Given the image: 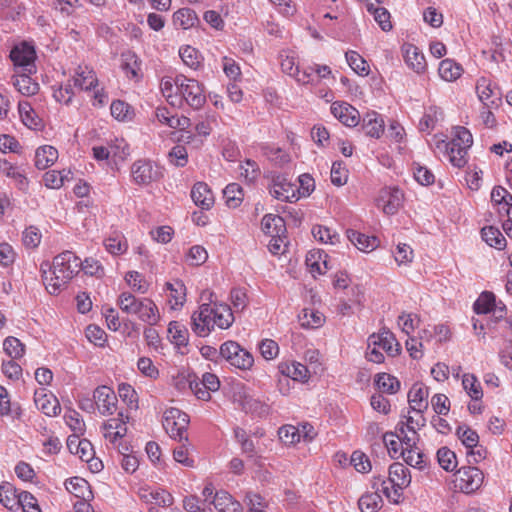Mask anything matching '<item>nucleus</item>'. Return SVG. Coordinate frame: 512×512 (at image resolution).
I'll use <instances>...</instances> for the list:
<instances>
[{
	"label": "nucleus",
	"mask_w": 512,
	"mask_h": 512,
	"mask_svg": "<svg viewBox=\"0 0 512 512\" xmlns=\"http://www.w3.org/2000/svg\"><path fill=\"white\" fill-rule=\"evenodd\" d=\"M107 147L109 148L110 157L114 162L125 160L130 153L129 146L123 139H116L114 142L109 143Z\"/></svg>",
	"instance_id": "nucleus-59"
},
{
	"label": "nucleus",
	"mask_w": 512,
	"mask_h": 512,
	"mask_svg": "<svg viewBox=\"0 0 512 512\" xmlns=\"http://www.w3.org/2000/svg\"><path fill=\"white\" fill-rule=\"evenodd\" d=\"M368 339L369 347L377 345L378 348L384 350L389 356H396L400 351V345L394 334L386 328L370 335Z\"/></svg>",
	"instance_id": "nucleus-14"
},
{
	"label": "nucleus",
	"mask_w": 512,
	"mask_h": 512,
	"mask_svg": "<svg viewBox=\"0 0 512 512\" xmlns=\"http://www.w3.org/2000/svg\"><path fill=\"white\" fill-rule=\"evenodd\" d=\"M179 55L184 64L192 69H197L201 64V56L199 52L191 46L181 47Z\"/></svg>",
	"instance_id": "nucleus-57"
},
{
	"label": "nucleus",
	"mask_w": 512,
	"mask_h": 512,
	"mask_svg": "<svg viewBox=\"0 0 512 512\" xmlns=\"http://www.w3.org/2000/svg\"><path fill=\"white\" fill-rule=\"evenodd\" d=\"M346 62L351 67V69L361 76H366L369 74V66L366 60L356 51H347L345 53Z\"/></svg>",
	"instance_id": "nucleus-45"
},
{
	"label": "nucleus",
	"mask_w": 512,
	"mask_h": 512,
	"mask_svg": "<svg viewBox=\"0 0 512 512\" xmlns=\"http://www.w3.org/2000/svg\"><path fill=\"white\" fill-rule=\"evenodd\" d=\"M403 57L406 65L418 74L425 72L427 63L424 54L413 44L402 46Z\"/></svg>",
	"instance_id": "nucleus-17"
},
{
	"label": "nucleus",
	"mask_w": 512,
	"mask_h": 512,
	"mask_svg": "<svg viewBox=\"0 0 512 512\" xmlns=\"http://www.w3.org/2000/svg\"><path fill=\"white\" fill-rule=\"evenodd\" d=\"M189 416L178 408H170L164 412L163 427L168 435L179 442L188 441L187 428Z\"/></svg>",
	"instance_id": "nucleus-6"
},
{
	"label": "nucleus",
	"mask_w": 512,
	"mask_h": 512,
	"mask_svg": "<svg viewBox=\"0 0 512 512\" xmlns=\"http://www.w3.org/2000/svg\"><path fill=\"white\" fill-rule=\"evenodd\" d=\"M495 308V296L491 292H483L474 303V311L477 314H487Z\"/></svg>",
	"instance_id": "nucleus-54"
},
{
	"label": "nucleus",
	"mask_w": 512,
	"mask_h": 512,
	"mask_svg": "<svg viewBox=\"0 0 512 512\" xmlns=\"http://www.w3.org/2000/svg\"><path fill=\"white\" fill-rule=\"evenodd\" d=\"M449 143H456V148H463L465 146V151L468 152L473 143L472 134L465 127L458 126L454 129V137Z\"/></svg>",
	"instance_id": "nucleus-61"
},
{
	"label": "nucleus",
	"mask_w": 512,
	"mask_h": 512,
	"mask_svg": "<svg viewBox=\"0 0 512 512\" xmlns=\"http://www.w3.org/2000/svg\"><path fill=\"white\" fill-rule=\"evenodd\" d=\"M52 6L63 17H69L74 14L81 4L79 0H53Z\"/></svg>",
	"instance_id": "nucleus-64"
},
{
	"label": "nucleus",
	"mask_w": 512,
	"mask_h": 512,
	"mask_svg": "<svg viewBox=\"0 0 512 512\" xmlns=\"http://www.w3.org/2000/svg\"><path fill=\"white\" fill-rule=\"evenodd\" d=\"M121 68L128 78H137L140 65L137 55L132 51L121 54Z\"/></svg>",
	"instance_id": "nucleus-42"
},
{
	"label": "nucleus",
	"mask_w": 512,
	"mask_h": 512,
	"mask_svg": "<svg viewBox=\"0 0 512 512\" xmlns=\"http://www.w3.org/2000/svg\"><path fill=\"white\" fill-rule=\"evenodd\" d=\"M279 439L286 445L298 443L301 439L300 429L293 425L282 426L278 430Z\"/></svg>",
	"instance_id": "nucleus-63"
},
{
	"label": "nucleus",
	"mask_w": 512,
	"mask_h": 512,
	"mask_svg": "<svg viewBox=\"0 0 512 512\" xmlns=\"http://www.w3.org/2000/svg\"><path fill=\"white\" fill-rule=\"evenodd\" d=\"M32 73L17 72L13 77L14 87L24 96L35 95L39 90V84L31 78Z\"/></svg>",
	"instance_id": "nucleus-25"
},
{
	"label": "nucleus",
	"mask_w": 512,
	"mask_h": 512,
	"mask_svg": "<svg viewBox=\"0 0 512 512\" xmlns=\"http://www.w3.org/2000/svg\"><path fill=\"white\" fill-rule=\"evenodd\" d=\"M264 155L277 166H284L290 161V156L279 147L265 146L263 148Z\"/></svg>",
	"instance_id": "nucleus-55"
},
{
	"label": "nucleus",
	"mask_w": 512,
	"mask_h": 512,
	"mask_svg": "<svg viewBox=\"0 0 512 512\" xmlns=\"http://www.w3.org/2000/svg\"><path fill=\"white\" fill-rule=\"evenodd\" d=\"M191 198L195 205L203 210H209L214 204V195L209 186L204 182H197L191 190Z\"/></svg>",
	"instance_id": "nucleus-20"
},
{
	"label": "nucleus",
	"mask_w": 512,
	"mask_h": 512,
	"mask_svg": "<svg viewBox=\"0 0 512 512\" xmlns=\"http://www.w3.org/2000/svg\"><path fill=\"white\" fill-rule=\"evenodd\" d=\"M212 503L219 512H242L243 508L240 502L235 500L228 492H216Z\"/></svg>",
	"instance_id": "nucleus-24"
},
{
	"label": "nucleus",
	"mask_w": 512,
	"mask_h": 512,
	"mask_svg": "<svg viewBox=\"0 0 512 512\" xmlns=\"http://www.w3.org/2000/svg\"><path fill=\"white\" fill-rule=\"evenodd\" d=\"M117 305L122 312L137 316L140 321L149 326L156 325L160 320L159 309L150 298H137L130 292H122L118 297Z\"/></svg>",
	"instance_id": "nucleus-3"
},
{
	"label": "nucleus",
	"mask_w": 512,
	"mask_h": 512,
	"mask_svg": "<svg viewBox=\"0 0 512 512\" xmlns=\"http://www.w3.org/2000/svg\"><path fill=\"white\" fill-rule=\"evenodd\" d=\"M104 246L112 255L123 254L128 249L127 241L120 232H113L108 238H106Z\"/></svg>",
	"instance_id": "nucleus-39"
},
{
	"label": "nucleus",
	"mask_w": 512,
	"mask_h": 512,
	"mask_svg": "<svg viewBox=\"0 0 512 512\" xmlns=\"http://www.w3.org/2000/svg\"><path fill=\"white\" fill-rule=\"evenodd\" d=\"M362 130L367 136L378 139L384 132V120L377 112H368L362 119Z\"/></svg>",
	"instance_id": "nucleus-21"
},
{
	"label": "nucleus",
	"mask_w": 512,
	"mask_h": 512,
	"mask_svg": "<svg viewBox=\"0 0 512 512\" xmlns=\"http://www.w3.org/2000/svg\"><path fill=\"white\" fill-rule=\"evenodd\" d=\"M437 460L440 467L447 472H451L457 467L456 454L447 447L438 449Z\"/></svg>",
	"instance_id": "nucleus-53"
},
{
	"label": "nucleus",
	"mask_w": 512,
	"mask_h": 512,
	"mask_svg": "<svg viewBox=\"0 0 512 512\" xmlns=\"http://www.w3.org/2000/svg\"><path fill=\"white\" fill-rule=\"evenodd\" d=\"M73 82L75 87H78L82 90H90L96 87L98 80L95 72L92 69L88 68L87 66H79L73 78Z\"/></svg>",
	"instance_id": "nucleus-29"
},
{
	"label": "nucleus",
	"mask_w": 512,
	"mask_h": 512,
	"mask_svg": "<svg viewBox=\"0 0 512 512\" xmlns=\"http://www.w3.org/2000/svg\"><path fill=\"white\" fill-rule=\"evenodd\" d=\"M131 176L137 185H148L161 177L159 167L148 159H139L131 166Z\"/></svg>",
	"instance_id": "nucleus-11"
},
{
	"label": "nucleus",
	"mask_w": 512,
	"mask_h": 512,
	"mask_svg": "<svg viewBox=\"0 0 512 512\" xmlns=\"http://www.w3.org/2000/svg\"><path fill=\"white\" fill-rule=\"evenodd\" d=\"M197 21L196 13L190 8L179 9L173 14L174 25L184 30L193 27Z\"/></svg>",
	"instance_id": "nucleus-41"
},
{
	"label": "nucleus",
	"mask_w": 512,
	"mask_h": 512,
	"mask_svg": "<svg viewBox=\"0 0 512 512\" xmlns=\"http://www.w3.org/2000/svg\"><path fill=\"white\" fill-rule=\"evenodd\" d=\"M278 369L282 375L295 381L306 382L309 378L307 367L300 362H282L279 364Z\"/></svg>",
	"instance_id": "nucleus-23"
},
{
	"label": "nucleus",
	"mask_w": 512,
	"mask_h": 512,
	"mask_svg": "<svg viewBox=\"0 0 512 512\" xmlns=\"http://www.w3.org/2000/svg\"><path fill=\"white\" fill-rule=\"evenodd\" d=\"M166 288L170 292L169 302L172 309H179L186 301V287L180 280L167 282Z\"/></svg>",
	"instance_id": "nucleus-28"
},
{
	"label": "nucleus",
	"mask_w": 512,
	"mask_h": 512,
	"mask_svg": "<svg viewBox=\"0 0 512 512\" xmlns=\"http://www.w3.org/2000/svg\"><path fill=\"white\" fill-rule=\"evenodd\" d=\"M58 159V150L51 145H43L35 152V166L44 170L52 166Z\"/></svg>",
	"instance_id": "nucleus-26"
},
{
	"label": "nucleus",
	"mask_w": 512,
	"mask_h": 512,
	"mask_svg": "<svg viewBox=\"0 0 512 512\" xmlns=\"http://www.w3.org/2000/svg\"><path fill=\"white\" fill-rule=\"evenodd\" d=\"M178 75L173 78L171 76H164L162 77L160 81V90L162 95L167 99V101L172 104L176 105V102L178 100Z\"/></svg>",
	"instance_id": "nucleus-34"
},
{
	"label": "nucleus",
	"mask_w": 512,
	"mask_h": 512,
	"mask_svg": "<svg viewBox=\"0 0 512 512\" xmlns=\"http://www.w3.org/2000/svg\"><path fill=\"white\" fill-rule=\"evenodd\" d=\"M128 416H124L122 412L118 413L117 418L108 420L103 425L104 437L111 443H115L118 439L122 438L126 433L125 424Z\"/></svg>",
	"instance_id": "nucleus-19"
},
{
	"label": "nucleus",
	"mask_w": 512,
	"mask_h": 512,
	"mask_svg": "<svg viewBox=\"0 0 512 512\" xmlns=\"http://www.w3.org/2000/svg\"><path fill=\"white\" fill-rule=\"evenodd\" d=\"M219 353L231 366L241 370H249L254 364L252 354L235 341L224 342Z\"/></svg>",
	"instance_id": "nucleus-7"
},
{
	"label": "nucleus",
	"mask_w": 512,
	"mask_h": 512,
	"mask_svg": "<svg viewBox=\"0 0 512 512\" xmlns=\"http://www.w3.org/2000/svg\"><path fill=\"white\" fill-rule=\"evenodd\" d=\"M455 476V487L466 494L478 490L484 479L483 472L474 466L460 468Z\"/></svg>",
	"instance_id": "nucleus-8"
},
{
	"label": "nucleus",
	"mask_w": 512,
	"mask_h": 512,
	"mask_svg": "<svg viewBox=\"0 0 512 512\" xmlns=\"http://www.w3.org/2000/svg\"><path fill=\"white\" fill-rule=\"evenodd\" d=\"M456 434L467 449L476 448L479 442L478 433L466 425L457 428Z\"/></svg>",
	"instance_id": "nucleus-52"
},
{
	"label": "nucleus",
	"mask_w": 512,
	"mask_h": 512,
	"mask_svg": "<svg viewBox=\"0 0 512 512\" xmlns=\"http://www.w3.org/2000/svg\"><path fill=\"white\" fill-rule=\"evenodd\" d=\"M442 120V112L439 108L431 106L429 107L419 122V129L421 131H427L434 129L436 124Z\"/></svg>",
	"instance_id": "nucleus-46"
},
{
	"label": "nucleus",
	"mask_w": 512,
	"mask_h": 512,
	"mask_svg": "<svg viewBox=\"0 0 512 512\" xmlns=\"http://www.w3.org/2000/svg\"><path fill=\"white\" fill-rule=\"evenodd\" d=\"M81 260L75 253L64 251L54 257L52 264L40 266L42 279L50 294H58L80 271Z\"/></svg>",
	"instance_id": "nucleus-1"
},
{
	"label": "nucleus",
	"mask_w": 512,
	"mask_h": 512,
	"mask_svg": "<svg viewBox=\"0 0 512 512\" xmlns=\"http://www.w3.org/2000/svg\"><path fill=\"white\" fill-rule=\"evenodd\" d=\"M119 397L124 401L130 409L138 408V397L134 388L127 383H121L118 387Z\"/></svg>",
	"instance_id": "nucleus-60"
},
{
	"label": "nucleus",
	"mask_w": 512,
	"mask_h": 512,
	"mask_svg": "<svg viewBox=\"0 0 512 512\" xmlns=\"http://www.w3.org/2000/svg\"><path fill=\"white\" fill-rule=\"evenodd\" d=\"M439 75L446 81L456 80L461 76V67L450 59L442 60L439 65Z\"/></svg>",
	"instance_id": "nucleus-48"
},
{
	"label": "nucleus",
	"mask_w": 512,
	"mask_h": 512,
	"mask_svg": "<svg viewBox=\"0 0 512 512\" xmlns=\"http://www.w3.org/2000/svg\"><path fill=\"white\" fill-rule=\"evenodd\" d=\"M18 111L25 126L30 129H37L41 126V120L36 115L28 101H19Z\"/></svg>",
	"instance_id": "nucleus-35"
},
{
	"label": "nucleus",
	"mask_w": 512,
	"mask_h": 512,
	"mask_svg": "<svg viewBox=\"0 0 512 512\" xmlns=\"http://www.w3.org/2000/svg\"><path fill=\"white\" fill-rule=\"evenodd\" d=\"M178 81H180L178 83V91L181 97L177 101L181 103L184 100L191 108L195 110L200 109L206 102L202 84L182 74L178 75Z\"/></svg>",
	"instance_id": "nucleus-5"
},
{
	"label": "nucleus",
	"mask_w": 512,
	"mask_h": 512,
	"mask_svg": "<svg viewBox=\"0 0 512 512\" xmlns=\"http://www.w3.org/2000/svg\"><path fill=\"white\" fill-rule=\"evenodd\" d=\"M262 231L269 236H282L285 231V221L279 215L266 214L261 222Z\"/></svg>",
	"instance_id": "nucleus-27"
},
{
	"label": "nucleus",
	"mask_w": 512,
	"mask_h": 512,
	"mask_svg": "<svg viewBox=\"0 0 512 512\" xmlns=\"http://www.w3.org/2000/svg\"><path fill=\"white\" fill-rule=\"evenodd\" d=\"M239 169L241 177L248 183H253L260 176V168L254 160L247 159L239 166Z\"/></svg>",
	"instance_id": "nucleus-62"
},
{
	"label": "nucleus",
	"mask_w": 512,
	"mask_h": 512,
	"mask_svg": "<svg viewBox=\"0 0 512 512\" xmlns=\"http://www.w3.org/2000/svg\"><path fill=\"white\" fill-rule=\"evenodd\" d=\"M36 407L47 416H56L61 408L58 399L51 393H46L45 389L36 390L34 394Z\"/></svg>",
	"instance_id": "nucleus-18"
},
{
	"label": "nucleus",
	"mask_w": 512,
	"mask_h": 512,
	"mask_svg": "<svg viewBox=\"0 0 512 512\" xmlns=\"http://www.w3.org/2000/svg\"><path fill=\"white\" fill-rule=\"evenodd\" d=\"M349 240L361 251L369 252L374 250L379 240L375 236H368L355 230L348 231Z\"/></svg>",
	"instance_id": "nucleus-31"
},
{
	"label": "nucleus",
	"mask_w": 512,
	"mask_h": 512,
	"mask_svg": "<svg viewBox=\"0 0 512 512\" xmlns=\"http://www.w3.org/2000/svg\"><path fill=\"white\" fill-rule=\"evenodd\" d=\"M457 147L456 143H447L446 144V152L449 157L450 163L457 168L464 167L467 163V151H465V146L463 148H453Z\"/></svg>",
	"instance_id": "nucleus-49"
},
{
	"label": "nucleus",
	"mask_w": 512,
	"mask_h": 512,
	"mask_svg": "<svg viewBox=\"0 0 512 512\" xmlns=\"http://www.w3.org/2000/svg\"><path fill=\"white\" fill-rule=\"evenodd\" d=\"M479 100L485 107L498 106L501 101L499 89L488 79L480 78L476 84Z\"/></svg>",
	"instance_id": "nucleus-15"
},
{
	"label": "nucleus",
	"mask_w": 512,
	"mask_h": 512,
	"mask_svg": "<svg viewBox=\"0 0 512 512\" xmlns=\"http://www.w3.org/2000/svg\"><path fill=\"white\" fill-rule=\"evenodd\" d=\"M411 483L409 469L402 463L395 462L389 467L388 480L375 479L373 488L380 490L392 503H399L403 489Z\"/></svg>",
	"instance_id": "nucleus-4"
},
{
	"label": "nucleus",
	"mask_w": 512,
	"mask_h": 512,
	"mask_svg": "<svg viewBox=\"0 0 512 512\" xmlns=\"http://www.w3.org/2000/svg\"><path fill=\"white\" fill-rule=\"evenodd\" d=\"M404 461L415 468L423 469L427 463V456L418 448L401 450Z\"/></svg>",
	"instance_id": "nucleus-47"
},
{
	"label": "nucleus",
	"mask_w": 512,
	"mask_h": 512,
	"mask_svg": "<svg viewBox=\"0 0 512 512\" xmlns=\"http://www.w3.org/2000/svg\"><path fill=\"white\" fill-rule=\"evenodd\" d=\"M403 193L397 187H385L381 189L377 198V206L387 215L397 213L402 205Z\"/></svg>",
	"instance_id": "nucleus-12"
},
{
	"label": "nucleus",
	"mask_w": 512,
	"mask_h": 512,
	"mask_svg": "<svg viewBox=\"0 0 512 512\" xmlns=\"http://www.w3.org/2000/svg\"><path fill=\"white\" fill-rule=\"evenodd\" d=\"M375 492H370L362 495L358 501L359 508L362 512H377L382 506V497L380 490L375 489Z\"/></svg>",
	"instance_id": "nucleus-38"
},
{
	"label": "nucleus",
	"mask_w": 512,
	"mask_h": 512,
	"mask_svg": "<svg viewBox=\"0 0 512 512\" xmlns=\"http://www.w3.org/2000/svg\"><path fill=\"white\" fill-rule=\"evenodd\" d=\"M97 409L102 415H112L116 410L117 396L108 386H99L93 392Z\"/></svg>",
	"instance_id": "nucleus-13"
},
{
	"label": "nucleus",
	"mask_w": 512,
	"mask_h": 512,
	"mask_svg": "<svg viewBox=\"0 0 512 512\" xmlns=\"http://www.w3.org/2000/svg\"><path fill=\"white\" fill-rule=\"evenodd\" d=\"M269 193L277 200L295 202L300 198V190L284 175H275L269 188Z\"/></svg>",
	"instance_id": "nucleus-10"
},
{
	"label": "nucleus",
	"mask_w": 512,
	"mask_h": 512,
	"mask_svg": "<svg viewBox=\"0 0 512 512\" xmlns=\"http://www.w3.org/2000/svg\"><path fill=\"white\" fill-rule=\"evenodd\" d=\"M482 239L491 247L502 249L506 240L502 233L493 226L484 227L481 230Z\"/></svg>",
	"instance_id": "nucleus-44"
},
{
	"label": "nucleus",
	"mask_w": 512,
	"mask_h": 512,
	"mask_svg": "<svg viewBox=\"0 0 512 512\" xmlns=\"http://www.w3.org/2000/svg\"><path fill=\"white\" fill-rule=\"evenodd\" d=\"M428 388L422 384H415L408 393L409 408L412 411H425L428 408Z\"/></svg>",
	"instance_id": "nucleus-22"
},
{
	"label": "nucleus",
	"mask_w": 512,
	"mask_h": 512,
	"mask_svg": "<svg viewBox=\"0 0 512 512\" xmlns=\"http://www.w3.org/2000/svg\"><path fill=\"white\" fill-rule=\"evenodd\" d=\"M424 411H412L410 408L408 414L404 415L405 421H401L398 425L404 427L408 432H416L425 426L426 420L423 416Z\"/></svg>",
	"instance_id": "nucleus-40"
},
{
	"label": "nucleus",
	"mask_w": 512,
	"mask_h": 512,
	"mask_svg": "<svg viewBox=\"0 0 512 512\" xmlns=\"http://www.w3.org/2000/svg\"><path fill=\"white\" fill-rule=\"evenodd\" d=\"M0 170L5 176L13 179L20 190H25L27 188L28 179L24 171L20 170L8 161H3L0 164Z\"/></svg>",
	"instance_id": "nucleus-33"
},
{
	"label": "nucleus",
	"mask_w": 512,
	"mask_h": 512,
	"mask_svg": "<svg viewBox=\"0 0 512 512\" xmlns=\"http://www.w3.org/2000/svg\"><path fill=\"white\" fill-rule=\"evenodd\" d=\"M3 349L12 359L20 358L25 353V346L15 337H7L3 342Z\"/></svg>",
	"instance_id": "nucleus-56"
},
{
	"label": "nucleus",
	"mask_w": 512,
	"mask_h": 512,
	"mask_svg": "<svg viewBox=\"0 0 512 512\" xmlns=\"http://www.w3.org/2000/svg\"><path fill=\"white\" fill-rule=\"evenodd\" d=\"M324 321V315L314 309H303L299 315L300 325L307 329H315L321 327Z\"/></svg>",
	"instance_id": "nucleus-36"
},
{
	"label": "nucleus",
	"mask_w": 512,
	"mask_h": 512,
	"mask_svg": "<svg viewBox=\"0 0 512 512\" xmlns=\"http://www.w3.org/2000/svg\"><path fill=\"white\" fill-rule=\"evenodd\" d=\"M223 196L228 207L237 208L243 201L244 193L239 184L230 183L225 187Z\"/></svg>",
	"instance_id": "nucleus-43"
},
{
	"label": "nucleus",
	"mask_w": 512,
	"mask_h": 512,
	"mask_svg": "<svg viewBox=\"0 0 512 512\" xmlns=\"http://www.w3.org/2000/svg\"><path fill=\"white\" fill-rule=\"evenodd\" d=\"M234 322L231 308L227 304L203 303L191 316V328L200 337H205L217 326L228 329Z\"/></svg>",
	"instance_id": "nucleus-2"
},
{
	"label": "nucleus",
	"mask_w": 512,
	"mask_h": 512,
	"mask_svg": "<svg viewBox=\"0 0 512 512\" xmlns=\"http://www.w3.org/2000/svg\"><path fill=\"white\" fill-rule=\"evenodd\" d=\"M462 386L473 401H480L483 391L480 382L474 374L465 373L462 376Z\"/></svg>",
	"instance_id": "nucleus-37"
},
{
	"label": "nucleus",
	"mask_w": 512,
	"mask_h": 512,
	"mask_svg": "<svg viewBox=\"0 0 512 512\" xmlns=\"http://www.w3.org/2000/svg\"><path fill=\"white\" fill-rule=\"evenodd\" d=\"M10 59L16 68V72H36V53L34 47L29 44L16 45L10 52Z\"/></svg>",
	"instance_id": "nucleus-9"
},
{
	"label": "nucleus",
	"mask_w": 512,
	"mask_h": 512,
	"mask_svg": "<svg viewBox=\"0 0 512 512\" xmlns=\"http://www.w3.org/2000/svg\"><path fill=\"white\" fill-rule=\"evenodd\" d=\"M125 280L134 291H137L141 294H145L149 289V284L145 281L143 275L138 271L127 272Z\"/></svg>",
	"instance_id": "nucleus-58"
},
{
	"label": "nucleus",
	"mask_w": 512,
	"mask_h": 512,
	"mask_svg": "<svg viewBox=\"0 0 512 512\" xmlns=\"http://www.w3.org/2000/svg\"><path fill=\"white\" fill-rule=\"evenodd\" d=\"M331 113L348 127H355L360 122L358 110L346 102H334L331 105Z\"/></svg>",
	"instance_id": "nucleus-16"
},
{
	"label": "nucleus",
	"mask_w": 512,
	"mask_h": 512,
	"mask_svg": "<svg viewBox=\"0 0 512 512\" xmlns=\"http://www.w3.org/2000/svg\"><path fill=\"white\" fill-rule=\"evenodd\" d=\"M375 383L380 391L395 394L400 389V382L398 379L390 374H379Z\"/></svg>",
	"instance_id": "nucleus-51"
},
{
	"label": "nucleus",
	"mask_w": 512,
	"mask_h": 512,
	"mask_svg": "<svg viewBox=\"0 0 512 512\" xmlns=\"http://www.w3.org/2000/svg\"><path fill=\"white\" fill-rule=\"evenodd\" d=\"M306 264L314 277L323 274L328 269L327 254L320 250L311 251L306 257Z\"/></svg>",
	"instance_id": "nucleus-30"
},
{
	"label": "nucleus",
	"mask_w": 512,
	"mask_h": 512,
	"mask_svg": "<svg viewBox=\"0 0 512 512\" xmlns=\"http://www.w3.org/2000/svg\"><path fill=\"white\" fill-rule=\"evenodd\" d=\"M0 502L9 510H19L20 493L9 483L0 486Z\"/></svg>",
	"instance_id": "nucleus-32"
},
{
	"label": "nucleus",
	"mask_w": 512,
	"mask_h": 512,
	"mask_svg": "<svg viewBox=\"0 0 512 512\" xmlns=\"http://www.w3.org/2000/svg\"><path fill=\"white\" fill-rule=\"evenodd\" d=\"M65 486L70 493L74 494L81 500L86 498V494H91V491H89L88 482L80 477H73L69 479L66 481Z\"/></svg>",
	"instance_id": "nucleus-50"
}]
</instances>
